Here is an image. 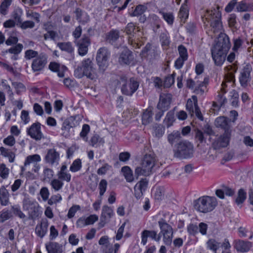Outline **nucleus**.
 <instances>
[{
	"mask_svg": "<svg viewBox=\"0 0 253 253\" xmlns=\"http://www.w3.org/2000/svg\"><path fill=\"white\" fill-rule=\"evenodd\" d=\"M104 141L99 135L95 134L93 135L90 140V144L93 147H97L99 144H103Z\"/></svg>",
	"mask_w": 253,
	"mask_h": 253,
	"instance_id": "nucleus-48",
	"label": "nucleus"
},
{
	"mask_svg": "<svg viewBox=\"0 0 253 253\" xmlns=\"http://www.w3.org/2000/svg\"><path fill=\"white\" fill-rule=\"evenodd\" d=\"M49 69L52 72L57 73L59 78H63L65 76V72L67 70V68L64 65L52 62L49 65Z\"/></svg>",
	"mask_w": 253,
	"mask_h": 253,
	"instance_id": "nucleus-22",
	"label": "nucleus"
},
{
	"mask_svg": "<svg viewBox=\"0 0 253 253\" xmlns=\"http://www.w3.org/2000/svg\"><path fill=\"white\" fill-rule=\"evenodd\" d=\"M205 26L210 24L211 31L214 35L219 36L217 41L211 48V56L216 66H221L225 60L226 54L231 47L228 36L222 33L223 27L221 22V13L218 7L207 10L202 16Z\"/></svg>",
	"mask_w": 253,
	"mask_h": 253,
	"instance_id": "nucleus-1",
	"label": "nucleus"
},
{
	"mask_svg": "<svg viewBox=\"0 0 253 253\" xmlns=\"http://www.w3.org/2000/svg\"><path fill=\"white\" fill-rule=\"evenodd\" d=\"M9 169L4 164H0V176L3 179L8 177Z\"/></svg>",
	"mask_w": 253,
	"mask_h": 253,
	"instance_id": "nucleus-60",
	"label": "nucleus"
},
{
	"mask_svg": "<svg viewBox=\"0 0 253 253\" xmlns=\"http://www.w3.org/2000/svg\"><path fill=\"white\" fill-rule=\"evenodd\" d=\"M57 46L61 50L69 53H72L74 50V48L70 42H59Z\"/></svg>",
	"mask_w": 253,
	"mask_h": 253,
	"instance_id": "nucleus-38",
	"label": "nucleus"
},
{
	"mask_svg": "<svg viewBox=\"0 0 253 253\" xmlns=\"http://www.w3.org/2000/svg\"><path fill=\"white\" fill-rule=\"evenodd\" d=\"M155 163L156 159L153 154H145L142 159L140 165L136 167L135 169V175L137 177L139 176L150 175L152 173Z\"/></svg>",
	"mask_w": 253,
	"mask_h": 253,
	"instance_id": "nucleus-2",
	"label": "nucleus"
},
{
	"mask_svg": "<svg viewBox=\"0 0 253 253\" xmlns=\"http://www.w3.org/2000/svg\"><path fill=\"white\" fill-rule=\"evenodd\" d=\"M27 134L36 141L43 138V134L41 130V124L39 122L33 123L29 128H27Z\"/></svg>",
	"mask_w": 253,
	"mask_h": 253,
	"instance_id": "nucleus-11",
	"label": "nucleus"
},
{
	"mask_svg": "<svg viewBox=\"0 0 253 253\" xmlns=\"http://www.w3.org/2000/svg\"><path fill=\"white\" fill-rule=\"evenodd\" d=\"M171 100V95L169 93H162L159 97V101L157 105L158 110L167 111L170 107Z\"/></svg>",
	"mask_w": 253,
	"mask_h": 253,
	"instance_id": "nucleus-17",
	"label": "nucleus"
},
{
	"mask_svg": "<svg viewBox=\"0 0 253 253\" xmlns=\"http://www.w3.org/2000/svg\"><path fill=\"white\" fill-rule=\"evenodd\" d=\"M148 180L146 178H142L139 181L134 187V196L137 199H140L143 195V193L146 190Z\"/></svg>",
	"mask_w": 253,
	"mask_h": 253,
	"instance_id": "nucleus-16",
	"label": "nucleus"
},
{
	"mask_svg": "<svg viewBox=\"0 0 253 253\" xmlns=\"http://www.w3.org/2000/svg\"><path fill=\"white\" fill-rule=\"evenodd\" d=\"M49 223L48 220L46 219H42L40 223H38L35 227V234L36 235L42 239L48 231V227Z\"/></svg>",
	"mask_w": 253,
	"mask_h": 253,
	"instance_id": "nucleus-19",
	"label": "nucleus"
},
{
	"mask_svg": "<svg viewBox=\"0 0 253 253\" xmlns=\"http://www.w3.org/2000/svg\"><path fill=\"white\" fill-rule=\"evenodd\" d=\"M12 85L15 88L16 92L17 94H20L22 92H24L26 90V87L25 85L20 82H12Z\"/></svg>",
	"mask_w": 253,
	"mask_h": 253,
	"instance_id": "nucleus-49",
	"label": "nucleus"
},
{
	"mask_svg": "<svg viewBox=\"0 0 253 253\" xmlns=\"http://www.w3.org/2000/svg\"><path fill=\"white\" fill-rule=\"evenodd\" d=\"M180 133L179 131H173L168 135V140L171 145H173L180 139Z\"/></svg>",
	"mask_w": 253,
	"mask_h": 253,
	"instance_id": "nucleus-46",
	"label": "nucleus"
},
{
	"mask_svg": "<svg viewBox=\"0 0 253 253\" xmlns=\"http://www.w3.org/2000/svg\"><path fill=\"white\" fill-rule=\"evenodd\" d=\"M102 215L105 218H110L113 215V211L108 206H104L102 207Z\"/></svg>",
	"mask_w": 253,
	"mask_h": 253,
	"instance_id": "nucleus-64",
	"label": "nucleus"
},
{
	"mask_svg": "<svg viewBox=\"0 0 253 253\" xmlns=\"http://www.w3.org/2000/svg\"><path fill=\"white\" fill-rule=\"evenodd\" d=\"M39 55L38 51L33 49H28L25 51L24 57L26 60H29L33 58H36Z\"/></svg>",
	"mask_w": 253,
	"mask_h": 253,
	"instance_id": "nucleus-55",
	"label": "nucleus"
},
{
	"mask_svg": "<svg viewBox=\"0 0 253 253\" xmlns=\"http://www.w3.org/2000/svg\"><path fill=\"white\" fill-rule=\"evenodd\" d=\"M231 97L230 101L231 105L235 107L239 106V94L235 90H232L230 92Z\"/></svg>",
	"mask_w": 253,
	"mask_h": 253,
	"instance_id": "nucleus-47",
	"label": "nucleus"
},
{
	"mask_svg": "<svg viewBox=\"0 0 253 253\" xmlns=\"http://www.w3.org/2000/svg\"><path fill=\"white\" fill-rule=\"evenodd\" d=\"M41 161V156L39 154H34L27 156L25 161V166H28L31 164L35 165Z\"/></svg>",
	"mask_w": 253,
	"mask_h": 253,
	"instance_id": "nucleus-35",
	"label": "nucleus"
},
{
	"mask_svg": "<svg viewBox=\"0 0 253 253\" xmlns=\"http://www.w3.org/2000/svg\"><path fill=\"white\" fill-rule=\"evenodd\" d=\"M148 238L152 240L159 242L161 239V235L160 234H158L157 232L155 230H143L141 233V244L143 246L146 245Z\"/></svg>",
	"mask_w": 253,
	"mask_h": 253,
	"instance_id": "nucleus-15",
	"label": "nucleus"
},
{
	"mask_svg": "<svg viewBox=\"0 0 253 253\" xmlns=\"http://www.w3.org/2000/svg\"><path fill=\"white\" fill-rule=\"evenodd\" d=\"M58 178L63 182L65 181L69 182L71 180V175L68 171L58 172L57 173Z\"/></svg>",
	"mask_w": 253,
	"mask_h": 253,
	"instance_id": "nucleus-53",
	"label": "nucleus"
},
{
	"mask_svg": "<svg viewBox=\"0 0 253 253\" xmlns=\"http://www.w3.org/2000/svg\"><path fill=\"white\" fill-rule=\"evenodd\" d=\"M135 30V25L132 22L128 23L125 28V32L126 34L129 36L128 42L132 45H133L132 38L134 35Z\"/></svg>",
	"mask_w": 253,
	"mask_h": 253,
	"instance_id": "nucleus-32",
	"label": "nucleus"
},
{
	"mask_svg": "<svg viewBox=\"0 0 253 253\" xmlns=\"http://www.w3.org/2000/svg\"><path fill=\"white\" fill-rule=\"evenodd\" d=\"M18 26H19V27H20L22 29L26 30L29 28H33L35 26V24L32 21L27 20L24 22H22V20L21 23H20Z\"/></svg>",
	"mask_w": 253,
	"mask_h": 253,
	"instance_id": "nucleus-61",
	"label": "nucleus"
},
{
	"mask_svg": "<svg viewBox=\"0 0 253 253\" xmlns=\"http://www.w3.org/2000/svg\"><path fill=\"white\" fill-rule=\"evenodd\" d=\"M22 208L27 211L28 219L35 220L42 214V211L38 203L34 200L24 198L22 201Z\"/></svg>",
	"mask_w": 253,
	"mask_h": 253,
	"instance_id": "nucleus-6",
	"label": "nucleus"
},
{
	"mask_svg": "<svg viewBox=\"0 0 253 253\" xmlns=\"http://www.w3.org/2000/svg\"><path fill=\"white\" fill-rule=\"evenodd\" d=\"M121 171L127 182H131L133 181V172L129 167H123L121 169Z\"/></svg>",
	"mask_w": 253,
	"mask_h": 253,
	"instance_id": "nucleus-31",
	"label": "nucleus"
},
{
	"mask_svg": "<svg viewBox=\"0 0 253 253\" xmlns=\"http://www.w3.org/2000/svg\"><path fill=\"white\" fill-rule=\"evenodd\" d=\"M111 55L110 51L107 47L99 48L96 53V60L99 67V70L103 73L108 66V60Z\"/></svg>",
	"mask_w": 253,
	"mask_h": 253,
	"instance_id": "nucleus-9",
	"label": "nucleus"
},
{
	"mask_svg": "<svg viewBox=\"0 0 253 253\" xmlns=\"http://www.w3.org/2000/svg\"><path fill=\"white\" fill-rule=\"evenodd\" d=\"M50 185L54 191L60 190L63 187L64 183L58 178H54L50 182Z\"/></svg>",
	"mask_w": 253,
	"mask_h": 253,
	"instance_id": "nucleus-41",
	"label": "nucleus"
},
{
	"mask_svg": "<svg viewBox=\"0 0 253 253\" xmlns=\"http://www.w3.org/2000/svg\"><path fill=\"white\" fill-rule=\"evenodd\" d=\"M0 67L6 70L7 72L11 73L14 76H15L17 73L16 70H15L11 65L8 64L6 62L0 61Z\"/></svg>",
	"mask_w": 253,
	"mask_h": 253,
	"instance_id": "nucleus-58",
	"label": "nucleus"
},
{
	"mask_svg": "<svg viewBox=\"0 0 253 253\" xmlns=\"http://www.w3.org/2000/svg\"><path fill=\"white\" fill-rule=\"evenodd\" d=\"M178 51L179 54V57L187 60L188 54L186 48L183 45H180L178 47Z\"/></svg>",
	"mask_w": 253,
	"mask_h": 253,
	"instance_id": "nucleus-57",
	"label": "nucleus"
},
{
	"mask_svg": "<svg viewBox=\"0 0 253 253\" xmlns=\"http://www.w3.org/2000/svg\"><path fill=\"white\" fill-rule=\"evenodd\" d=\"M189 16V10L187 5L185 4H182L178 13V17L182 24L185 23Z\"/></svg>",
	"mask_w": 253,
	"mask_h": 253,
	"instance_id": "nucleus-26",
	"label": "nucleus"
},
{
	"mask_svg": "<svg viewBox=\"0 0 253 253\" xmlns=\"http://www.w3.org/2000/svg\"><path fill=\"white\" fill-rule=\"evenodd\" d=\"M192 99L194 101V113L195 112L196 117L200 120L203 121L204 117L201 113L200 109L198 105V99L196 95H193Z\"/></svg>",
	"mask_w": 253,
	"mask_h": 253,
	"instance_id": "nucleus-44",
	"label": "nucleus"
},
{
	"mask_svg": "<svg viewBox=\"0 0 253 253\" xmlns=\"http://www.w3.org/2000/svg\"><path fill=\"white\" fill-rule=\"evenodd\" d=\"M23 46L21 43H17L16 45L9 48L6 52L13 54H19L22 51Z\"/></svg>",
	"mask_w": 253,
	"mask_h": 253,
	"instance_id": "nucleus-56",
	"label": "nucleus"
},
{
	"mask_svg": "<svg viewBox=\"0 0 253 253\" xmlns=\"http://www.w3.org/2000/svg\"><path fill=\"white\" fill-rule=\"evenodd\" d=\"M152 112L151 110L146 109L142 115V123L144 125L149 124L152 121Z\"/></svg>",
	"mask_w": 253,
	"mask_h": 253,
	"instance_id": "nucleus-36",
	"label": "nucleus"
},
{
	"mask_svg": "<svg viewBox=\"0 0 253 253\" xmlns=\"http://www.w3.org/2000/svg\"><path fill=\"white\" fill-rule=\"evenodd\" d=\"M175 121L174 113L173 111H169L164 120V124L168 128L172 126Z\"/></svg>",
	"mask_w": 253,
	"mask_h": 253,
	"instance_id": "nucleus-34",
	"label": "nucleus"
},
{
	"mask_svg": "<svg viewBox=\"0 0 253 253\" xmlns=\"http://www.w3.org/2000/svg\"><path fill=\"white\" fill-rule=\"evenodd\" d=\"M9 202V193L4 188L0 189V203L2 206H6Z\"/></svg>",
	"mask_w": 253,
	"mask_h": 253,
	"instance_id": "nucleus-33",
	"label": "nucleus"
},
{
	"mask_svg": "<svg viewBox=\"0 0 253 253\" xmlns=\"http://www.w3.org/2000/svg\"><path fill=\"white\" fill-rule=\"evenodd\" d=\"M160 41L163 47H167L170 43V37L167 31L162 32L160 36Z\"/></svg>",
	"mask_w": 253,
	"mask_h": 253,
	"instance_id": "nucleus-42",
	"label": "nucleus"
},
{
	"mask_svg": "<svg viewBox=\"0 0 253 253\" xmlns=\"http://www.w3.org/2000/svg\"><path fill=\"white\" fill-rule=\"evenodd\" d=\"M252 68L250 65H246L241 72L239 81L242 86L246 87L248 83L251 81V73Z\"/></svg>",
	"mask_w": 253,
	"mask_h": 253,
	"instance_id": "nucleus-18",
	"label": "nucleus"
},
{
	"mask_svg": "<svg viewBox=\"0 0 253 253\" xmlns=\"http://www.w3.org/2000/svg\"><path fill=\"white\" fill-rule=\"evenodd\" d=\"M11 211L14 215L20 219H25L26 217L25 214L21 211L19 205H15L11 206Z\"/></svg>",
	"mask_w": 253,
	"mask_h": 253,
	"instance_id": "nucleus-37",
	"label": "nucleus"
},
{
	"mask_svg": "<svg viewBox=\"0 0 253 253\" xmlns=\"http://www.w3.org/2000/svg\"><path fill=\"white\" fill-rule=\"evenodd\" d=\"M222 86L221 91L218 92V95L216 98V102H213V106L214 107L220 108L227 102V99L224 96V94L227 92L226 90L224 88V86H226L227 85L226 83H222Z\"/></svg>",
	"mask_w": 253,
	"mask_h": 253,
	"instance_id": "nucleus-20",
	"label": "nucleus"
},
{
	"mask_svg": "<svg viewBox=\"0 0 253 253\" xmlns=\"http://www.w3.org/2000/svg\"><path fill=\"white\" fill-rule=\"evenodd\" d=\"M246 199V192L243 189H240L238 192V196L235 200L236 203L241 205L244 203Z\"/></svg>",
	"mask_w": 253,
	"mask_h": 253,
	"instance_id": "nucleus-51",
	"label": "nucleus"
},
{
	"mask_svg": "<svg viewBox=\"0 0 253 253\" xmlns=\"http://www.w3.org/2000/svg\"><path fill=\"white\" fill-rule=\"evenodd\" d=\"M108 182L106 179H101L98 185L99 196L101 198L106 191Z\"/></svg>",
	"mask_w": 253,
	"mask_h": 253,
	"instance_id": "nucleus-52",
	"label": "nucleus"
},
{
	"mask_svg": "<svg viewBox=\"0 0 253 253\" xmlns=\"http://www.w3.org/2000/svg\"><path fill=\"white\" fill-rule=\"evenodd\" d=\"M173 151L175 157L188 159L193 157L194 148L192 143L187 140H183L175 145Z\"/></svg>",
	"mask_w": 253,
	"mask_h": 253,
	"instance_id": "nucleus-4",
	"label": "nucleus"
},
{
	"mask_svg": "<svg viewBox=\"0 0 253 253\" xmlns=\"http://www.w3.org/2000/svg\"><path fill=\"white\" fill-rule=\"evenodd\" d=\"M158 223L160 229V232L159 234L160 235H162L164 244L167 246L170 245L173 234L172 227L163 218H161Z\"/></svg>",
	"mask_w": 253,
	"mask_h": 253,
	"instance_id": "nucleus-8",
	"label": "nucleus"
},
{
	"mask_svg": "<svg viewBox=\"0 0 253 253\" xmlns=\"http://www.w3.org/2000/svg\"><path fill=\"white\" fill-rule=\"evenodd\" d=\"M215 125L216 127H220L224 129V132L232 131L228 119L225 117L221 116L217 117L215 121Z\"/></svg>",
	"mask_w": 253,
	"mask_h": 253,
	"instance_id": "nucleus-24",
	"label": "nucleus"
},
{
	"mask_svg": "<svg viewBox=\"0 0 253 253\" xmlns=\"http://www.w3.org/2000/svg\"><path fill=\"white\" fill-rule=\"evenodd\" d=\"M212 132L211 128L208 126L207 127V130L203 132L202 131L199 129H197L196 131L195 138L200 143L206 142V138L204 136V133H207L208 135H211Z\"/></svg>",
	"mask_w": 253,
	"mask_h": 253,
	"instance_id": "nucleus-28",
	"label": "nucleus"
},
{
	"mask_svg": "<svg viewBox=\"0 0 253 253\" xmlns=\"http://www.w3.org/2000/svg\"><path fill=\"white\" fill-rule=\"evenodd\" d=\"M165 130V127L161 125H158L154 127V134L155 136L160 138L164 134Z\"/></svg>",
	"mask_w": 253,
	"mask_h": 253,
	"instance_id": "nucleus-59",
	"label": "nucleus"
},
{
	"mask_svg": "<svg viewBox=\"0 0 253 253\" xmlns=\"http://www.w3.org/2000/svg\"><path fill=\"white\" fill-rule=\"evenodd\" d=\"M45 248L48 253H62V246L57 242H49L45 244Z\"/></svg>",
	"mask_w": 253,
	"mask_h": 253,
	"instance_id": "nucleus-25",
	"label": "nucleus"
},
{
	"mask_svg": "<svg viewBox=\"0 0 253 253\" xmlns=\"http://www.w3.org/2000/svg\"><path fill=\"white\" fill-rule=\"evenodd\" d=\"M60 155L58 151L54 148L47 150V152L43 158V161L50 166L56 167L59 164Z\"/></svg>",
	"mask_w": 253,
	"mask_h": 253,
	"instance_id": "nucleus-10",
	"label": "nucleus"
},
{
	"mask_svg": "<svg viewBox=\"0 0 253 253\" xmlns=\"http://www.w3.org/2000/svg\"><path fill=\"white\" fill-rule=\"evenodd\" d=\"M231 131H226L218 137L213 143L212 145L215 149H219L221 148L227 147L231 139Z\"/></svg>",
	"mask_w": 253,
	"mask_h": 253,
	"instance_id": "nucleus-14",
	"label": "nucleus"
},
{
	"mask_svg": "<svg viewBox=\"0 0 253 253\" xmlns=\"http://www.w3.org/2000/svg\"><path fill=\"white\" fill-rule=\"evenodd\" d=\"M82 167L81 159H77L73 161L70 167V170L72 172L79 171Z\"/></svg>",
	"mask_w": 253,
	"mask_h": 253,
	"instance_id": "nucleus-50",
	"label": "nucleus"
},
{
	"mask_svg": "<svg viewBox=\"0 0 253 253\" xmlns=\"http://www.w3.org/2000/svg\"><path fill=\"white\" fill-rule=\"evenodd\" d=\"M73 128L68 120L66 119L64 120L62 124L61 130L62 131V134L65 137H68L70 136V132L71 128Z\"/></svg>",
	"mask_w": 253,
	"mask_h": 253,
	"instance_id": "nucleus-40",
	"label": "nucleus"
},
{
	"mask_svg": "<svg viewBox=\"0 0 253 253\" xmlns=\"http://www.w3.org/2000/svg\"><path fill=\"white\" fill-rule=\"evenodd\" d=\"M83 117V116L78 114L71 116L67 118V119L73 127H75L79 125L80 122L82 120Z\"/></svg>",
	"mask_w": 253,
	"mask_h": 253,
	"instance_id": "nucleus-43",
	"label": "nucleus"
},
{
	"mask_svg": "<svg viewBox=\"0 0 253 253\" xmlns=\"http://www.w3.org/2000/svg\"><path fill=\"white\" fill-rule=\"evenodd\" d=\"M120 37V33L118 30H112L106 33L105 40L111 44H113Z\"/></svg>",
	"mask_w": 253,
	"mask_h": 253,
	"instance_id": "nucleus-29",
	"label": "nucleus"
},
{
	"mask_svg": "<svg viewBox=\"0 0 253 253\" xmlns=\"http://www.w3.org/2000/svg\"><path fill=\"white\" fill-rule=\"evenodd\" d=\"M217 205V200L215 197L208 196L200 197L194 203L195 210L203 213H207L213 211Z\"/></svg>",
	"mask_w": 253,
	"mask_h": 253,
	"instance_id": "nucleus-5",
	"label": "nucleus"
},
{
	"mask_svg": "<svg viewBox=\"0 0 253 253\" xmlns=\"http://www.w3.org/2000/svg\"><path fill=\"white\" fill-rule=\"evenodd\" d=\"M252 247V244L251 242L241 240H236L234 241V248L238 252H248Z\"/></svg>",
	"mask_w": 253,
	"mask_h": 253,
	"instance_id": "nucleus-23",
	"label": "nucleus"
},
{
	"mask_svg": "<svg viewBox=\"0 0 253 253\" xmlns=\"http://www.w3.org/2000/svg\"><path fill=\"white\" fill-rule=\"evenodd\" d=\"M47 63V57L43 53H42L36 58L34 59L31 68L33 72H39L42 70Z\"/></svg>",
	"mask_w": 253,
	"mask_h": 253,
	"instance_id": "nucleus-12",
	"label": "nucleus"
},
{
	"mask_svg": "<svg viewBox=\"0 0 253 253\" xmlns=\"http://www.w3.org/2000/svg\"><path fill=\"white\" fill-rule=\"evenodd\" d=\"M119 82L122 85V93L127 96H132L137 90L139 85V83L133 78L127 80L126 75L121 76L119 80Z\"/></svg>",
	"mask_w": 253,
	"mask_h": 253,
	"instance_id": "nucleus-7",
	"label": "nucleus"
},
{
	"mask_svg": "<svg viewBox=\"0 0 253 253\" xmlns=\"http://www.w3.org/2000/svg\"><path fill=\"white\" fill-rule=\"evenodd\" d=\"M90 131V126L87 124H84L82 126V131L80 132V136L85 141H87V135Z\"/></svg>",
	"mask_w": 253,
	"mask_h": 253,
	"instance_id": "nucleus-63",
	"label": "nucleus"
},
{
	"mask_svg": "<svg viewBox=\"0 0 253 253\" xmlns=\"http://www.w3.org/2000/svg\"><path fill=\"white\" fill-rule=\"evenodd\" d=\"M54 175V171L48 168H44L43 170V176L44 180H50Z\"/></svg>",
	"mask_w": 253,
	"mask_h": 253,
	"instance_id": "nucleus-62",
	"label": "nucleus"
},
{
	"mask_svg": "<svg viewBox=\"0 0 253 253\" xmlns=\"http://www.w3.org/2000/svg\"><path fill=\"white\" fill-rule=\"evenodd\" d=\"M75 43L78 47V51L80 55L83 56L87 53L88 47L91 43L88 37L84 36L81 39L75 41Z\"/></svg>",
	"mask_w": 253,
	"mask_h": 253,
	"instance_id": "nucleus-13",
	"label": "nucleus"
},
{
	"mask_svg": "<svg viewBox=\"0 0 253 253\" xmlns=\"http://www.w3.org/2000/svg\"><path fill=\"white\" fill-rule=\"evenodd\" d=\"M12 0H3L0 5V13L5 15L8 13V9Z\"/></svg>",
	"mask_w": 253,
	"mask_h": 253,
	"instance_id": "nucleus-45",
	"label": "nucleus"
},
{
	"mask_svg": "<svg viewBox=\"0 0 253 253\" xmlns=\"http://www.w3.org/2000/svg\"><path fill=\"white\" fill-rule=\"evenodd\" d=\"M0 152L1 155L5 158L8 159L9 163H13L15 161V153L13 152L11 149L6 148L4 147H0Z\"/></svg>",
	"mask_w": 253,
	"mask_h": 253,
	"instance_id": "nucleus-27",
	"label": "nucleus"
},
{
	"mask_svg": "<svg viewBox=\"0 0 253 253\" xmlns=\"http://www.w3.org/2000/svg\"><path fill=\"white\" fill-rule=\"evenodd\" d=\"M207 248L211 250L213 253H216L217 250L220 247V243L213 239L209 240L207 242Z\"/></svg>",
	"mask_w": 253,
	"mask_h": 253,
	"instance_id": "nucleus-39",
	"label": "nucleus"
},
{
	"mask_svg": "<svg viewBox=\"0 0 253 253\" xmlns=\"http://www.w3.org/2000/svg\"><path fill=\"white\" fill-rule=\"evenodd\" d=\"M159 13L162 16L164 20L169 26H172L174 21V15L171 12H165L162 10H159Z\"/></svg>",
	"mask_w": 253,
	"mask_h": 253,
	"instance_id": "nucleus-30",
	"label": "nucleus"
},
{
	"mask_svg": "<svg viewBox=\"0 0 253 253\" xmlns=\"http://www.w3.org/2000/svg\"><path fill=\"white\" fill-rule=\"evenodd\" d=\"M133 58L132 52L127 49H125L121 53L119 62L122 65H129L133 61Z\"/></svg>",
	"mask_w": 253,
	"mask_h": 253,
	"instance_id": "nucleus-21",
	"label": "nucleus"
},
{
	"mask_svg": "<svg viewBox=\"0 0 253 253\" xmlns=\"http://www.w3.org/2000/svg\"><path fill=\"white\" fill-rule=\"evenodd\" d=\"M75 76L78 78L86 76L87 78L93 80L97 78L98 75L94 64L89 58L83 60L81 67H78L75 70Z\"/></svg>",
	"mask_w": 253,
	"mask_h": 253,
	"instance_id": "nucleus-3",
	"label": "nucleus"
},
{
	"mask_svg": "<svg viewBox=\"0 0 253 253\" xmlns=\"http://www.w3.org/2000/svg\"><path fill=\"white\" fill-rule=\"evenodd\" d=\"M176 74L173 73V74L169 75L166 77L164 82V86L165 87H169L174 83V78Z\"/></svg>",
	"mask_w": 253,
	"mask_h": 253,
	"instance_id": "nucleus-54",
	"label": "nucleus"
}]
</instances>
